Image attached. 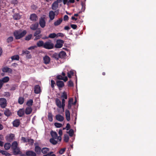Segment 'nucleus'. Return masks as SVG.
Here are the masks:
<instances>
[{
    "label": "nucleus",
    "instance_id": "obj_27",
    "mask_svg": "<svg viewBox=\"0 0 156 156\" xmlns=\"http://www.w3.org/2000/svg\"><path fill=\"white\" fill-rule=\"evenodd\" d=\"M4 114L7 116H9L12 115V112L8 109H6V110L4 112Z\"/></svg>",
    "mask_w": 156,
    "mask_h": 156
},
{
    "label": "nucleus",
    "instance_id": "obj_33",
    "mask_svg": "<svg viewBox=\"0 0 156 156\" xmlns=\"http://www.w3.org/2000/svg\"><path fill=\"white\" fill-rule=\"evenodd\" d=\"M60 58H62L65 57L66 55V53L64 51H61L59 53Z\"/></svg>",
    "mask_w": 156,
    "mask_h": 156
},
{
    "label": "nucleus",
    "instance_id": "obj_22",
    "mask_svg": "<svg viewBox=\"0 0 156 156\" xmlns=\"http://www.w3.org/2000/svg\"><path fill=\"white\" fill-rule=\"evenodd\" d=\"M38 26V23H36L34 24H32L30 27V28L32 30H36L37 29Z\"/></svg>",
    "mask_w": 156,
    "mask_h": 156
},
{
    "label": "nucleus",
    "instance_id": "obj_64",
    "mask_svg": "<svg viewBox=\"0 0 156 156\" xmlns=\"http://www.w3.org/2000/svg\"><path fill=\"white\" fill-rule=\"evenodd\" d=\"M62 1L64 5L67 4V5H69L68 0H62Z\"/></svg>",
    "mask_w": 156,
    "mask_h": 156
},
{
    "label": "nucleus",
    "instance_id": "obj_12",
    "mask_svg": "<svg viewBox=\"0 0 156 156\" xmlns=\"http://www.w3.org/2000/svg\"><path fill=\"white\" fill-rule=\"evenodd\" d=\"M34 93L36 94H38L41 92V88L40 86L38 85H35L34 88Z\"/></svg>",
    "mask_w": 156,
    "mask_h": 156
},
{
    "label": "nucleus",
    "instance_id": "obj_49",
    "mask_svg": "<svg viewBox=\"0 0 156 156\" xmlns=\"http://www.w3.org/2000/svg\"><path fill=\"white\" fill-rule=\"evenodd\" d=\"M54 125L57 128H60L62 126V124L57 122L55 123Z\"/></svg>",
    "mask_w": 156,
    "mask_h": 156
},
{
    "label": "nucleus",
    "instance_id": "obj_10",
    "mask_svg": "<svg viewBox=\"0 0 156 156\" xmlns=\"http://www.w3.org/2000/svg\"><path fill=\"white\" fill-rule=\"evenodd\" d=\"M2 71L4 73H11L12 72V69L7 66H5L2 68Z\"/></svg>",
    "mask_w": 156,
    "mask_h": 156
},
{
    "label": "nucleus",
    "instance_id": "obj_30",
    "mask_svg": "<svg viewBox=\"0 0 156 156\" xmlns=\"http://www.w3.org/2000/svg\"><path fill=\"white\" fill-rule=\"evenodd\" d=\"M55 102L56 105L58 107H62L61 102L58 98H57L56 99Z\"/></svg>",
    "mask_w": 156,
    "mask_h": 156
},
{
    "label": "nucleus",
    "instance_id": "obj_54",
    "mask_svg": "<svg viewBox=\"0 0 156 156\" xmlns=\"http://www.w3.org/2000/svg\"><path fill=\"white\" fill-rule=\"evenodd\" d=\"M66 148H64L61 149L59 151V153L61 154H62L65 151Z\"/></svg>",
    "mask_w": 156,
    "mask_h": 156
},
{
    "label": "nucleus",
    "instance_id": "obj_29",
    "mask_svg": "<svg viewBox=\"0 0 156 156\" xmlns=\"http://www.w3.org/2000/svg\"><path fill=\"white\" fill-rule=\"evenodd\" d=\"M12 151L14 155H16L20 154V150L18 147L15 149H12Z\"/></svg>",
    "mask_w": 156,
    "mask_h": 156
},
{
    "label": "nucleus",
    "instance_id": "obj_16",
    "mask_svg": "<svg viewBox=\"0 0 156 156\" xmlns=\"http://www.w3.org/2000/svg\"><path fill=\"white\" fill-rule=\"evenodd\" d=\"M55 15V13L53 11H51L49 13V16L50 19L51 20H53L54 18Z\"/></svg>",
    "mask_w": 156,
    "mask_h": 156
},
{
    "label": "nucleus",
    "instance_id": "obj_53",
    "mask_svg": "<svg viewBox=\"0 0 156 156\" xmlns=\"http://www.w3.org/2000/svg\"><path fill=\"white\" fill-rule=\"evenodd\" d=\"M62 97L63 98H65V99H67V93L66 92H64L62 93Z\"/></svg>",
    "mask_w": 156,
    "mask_h": 156
},
{
    "label": "nucleus",
    "instance_id": "obj_25",
    "mask_svg": "<svg viewBox=\"0 0 156 156\" xmlns=\"http://www.w3.org/2000/svg\"><path fill=\"white\" fill-rule=\"evenodd\" d=\"M62 21V18H59L58 20L55 21L54 23V25L55 26H57L60 25Z\"/></svg>",
    "mask_w": 156,
    "mask_h": 156
},
{
    "label": "nucleus",
    "instance_id": "obj_62",
    "mask_svg": "<svg viewBox=\"0 0 156 156\" xmlns=\"http://www.w3.org/2000/svg\"><path fill=\"white\" fill-rule=\"evenodd\" d=\"M65 101L64 99H63L62 100V103L61 104L62 107H64L65 106Z\"/></svg>",
    "mask_w": 156,
    "mask_h": 156
},
{
    "label": "nucleus",
    "instance_id": "obj_20",
    "mask_svg": "<svg viewBox=\"0 0 156 156\" xmlns=\"http://www.w3.org/2000/svg\"><path fill=\"white\" fill-rule=\"evenodd\" d=\"M26 155L27 156H36V153L32 151H28L26 153Z\"/></svg>",
    "mask_w": 156,
    "mask_h": 156
},
{
    "label": "nucleus",
    "instance_id": "obj_56",
    "mask_svg": "<svg viewBox=\"0 0 156 156\" xmlns=\"http://www.w3.org/2000/svg\"><path fill=\"white\" fill-rule=\"evenodd\" d=\"M10 95V93L9 92H5L4 94V96L7 97H9Z\"/></svg>",
    "mask_w": 156,
    "mask_h": 156
},
{
    "label": "nucleus",
    "instance_id": "obj_1",
    "mask_svg": "<svg viewBox=\"0 0 156 156\" xmlns=\"http://www.w3.org/2000/svg\"><path fill=\"white\" fill-rule=\"evenodd\" d=\"M27 33L26 30L20 32L19 31L16 30L13 33V35L16 40L19 39L24 36Z\"/></svg>",
    "mask_w": 156,
    "mask_h": 156
},
{
    "label": "nucleus",
    "instance_id": "obj_6",
    "mask_svg": "<svg viewBox=\"0 0 156 156\" xmlns=\"http://www.w3.org/2000/svg\"><path fill=\"white\" fill-rule=\"evenodd\" d=\"M7 105V101L4 98H0V105L1 107H5Z\"/></svg>",
    "mask_w": 156,
    "mask_h": 156
},
{
    "label": "nucleus",
    "instance_id": "obj_60",
    "mask_svg": "<svg viewBox=\"0 0 156 156\" xmlns=\"http://www.w3.org/2000/svg\"><path fill=\"white\" fill-rule=\"evenodd\" d=\"M63 77L60 75H57L56 76L57 79L59 80H62L63 79Z\"/></svg>",
    "mask_w": 156,
    "mask_h": 156
},
{
    "label": "nucleus",
    "instance_id": "obj_23",
    "mask_svg": "<svg viewBox=\"0 0 156 156\" xmlns=\"http://www.w3.org/2000/svg\"><path fill=\"white\" fill-rule=\"evenodd\" d=\"M49 150L48 148L44 147L41 149V151L43 154H46L49 152Z\"/></svg>",
    "mask_w": 156,
    "mask_h": 156
},
{
    "label": "nucleus",
    "instance_id": "obj_55",
    "mask_svg": "<svg viewBox=\"0 0 156 156\" xmlns=\"http://www.w3.org/2000/svg\"><path fill=\"white\" fill-rule=\"evenodd\" d=\"M13 18L15 20H17L20 19V16L18 14H16L14 15Z\"/></svg>",
    "mask_w": 156,
    "mask_h": 156
},
{
    "label": "nucleus",
    "instance_id": "obj_36",
    "mask_svg": "<svg viewBox=\"0 0 156 156\" xmlns=\"http://www.w3.org/2000/svg\"><path fill=\"white\" fill-rule=\"evenodd\" d=\"M18 103L20 104H22L24 102V98L23 97H21L19 98L18 100Z\"/></svg>",
    "mask_w": 156,
    "mask_h": 156
},
{
    "label": "nucleus",
    "instance_id": "obj_8",
    "mask_svg": "<svg viewBox=\"0 0 156 156\" xmlns=\"http://www.w3.org/2000/svg\"><path fill=\"white\" fill-rule=\"evenodd\" d=\"M39 23L40 26L42 28H44L45 26L46 23L45 18L41 17L40 19Z\"/></svg>",
    "mask_w": 156,
    "mask_h": 156
},
{
    "label": "nucleus",
    "instance_id": "obj_14",
    "mask_svg": "<svg viewBox=\"0 0 156 156\" xmlns=\"http://www.w3.org/2000/svg\"><path fill=\"white\" fill-rule=\"evenodd\" d=\"M56 119L60 122H62L64 119V118L63 116L60 114L57 115L55 116Z\"/></svg>",
    "mask_w": 156,
    "mask_h": 156
},
{
    "label": "nucleus",
    "instance_id": "obj_42",
    "mask_svg": "<svg viewBox=\"0 0 156 156\" xmlns=\"http://www.w3.org/2000/svg\"><path fill=\"white\" fill-rule=\"evenodd\" d=\"M48 120L50 122H52L53 120L52 115L51 113H49L48 115Z\"/></svg>",
    "mask_w": 156,
    "mask_h": 156
},
{
    "label": "nucleus",
    "instance_id": "obj_9",
    "mask_svg": "<svg viewBox=\"0 0 156 156\" xmlns=\"http://www.w3.org/2000/svg\"><path fill=\"white\" fill-rule=\"evenodd\" d=\"M43 61L44 63L45 64L47 65L50 63L51 61V58L49 56L46 55L43 57Z\"/></svg>",
    "mask_w": 156,
    "mask_h": 156
},
{
    "label": "nucleus",
    "instance_id": "obj_13",
    "mask_svg": "<svg viewBox=\"0 0 156 156\" xmlns=\"http://www.w3.org/2000/svg\"><path fill=\"white\" fill-rule=\"evenodd\" d=\"M20 124V120L19 119H16L14 120L12 122L13 126L16 127H18Z\"/></svg>",
    "mask_w": 156,
    "mask_h": 156
},
{
    "label": "nucleus",
    "instance_id": "obj_32",
    "mask_svg": "<svg viewBox=\"0 0 156 156\" xmlns=\"http://www.w3.org/2000/svg\"><path fill=\"white\" fill-rule=\"evenodd\" d=\"M74 71L73 70H71L67 73V76L69 78H71L72 76L74 74Z\"/></svg>",
    "mask_w": 156,
    "mask_h": 156
},
{
    "label": "nucleus",
    "instance_id": "obj_11",
    "mask_svg": "<svg viewBox=\"0 0 156 156\" xmlns=\"http://www.w3.org/2000/svg\"><path fill=\"white\" fill-rule=\"evenodd\" d=\"M25 112V110L23 108H20L18 111L17 114L19 117H21L24 115Z\"/></svg>",
    "mask_w": 156,
    "mask_h": 156
},
{
    "label": "nucleus",
    "instance_id": "obj_43",
    "mask_svg": "<svg viewBox=\"0 0 156 156\" xmlns=\"http://www.w3.org/2000/svg\"><path fill=\"white\" fill-rule=\"evenodd\" d=\"M53 57L57 60H58L60 58L59 54L56 53L54 54L53 55Z\"/></svg>",
    "mask_w": 156,
    "mask_h": 156
},
{
    "label": "nucleus",
    "instance_id": "obj_48",
    "mask_svg": "<svg viewBox=\"0 0 156 156\" xmlns=\"http://www.w3.org/2000/svg\"><path fill=\"white\" fill-rule=\"evenodd\" d=\"M65 36V35L61 33H57V34H56V37L57 38L58 37H64Z\"/></svg>",
    "mask_w": 156,
    "mask_h": 156
},
{
    "label": "nucleus",
    "instance_id": "obj_35",
    "mask_svg": "<svg viewBox=\"0 0 156 156\" xmlns=\"http://www.w3.org/2000/svg\"><path fill=\"white\" fill-rule=\"evenodd\" d=\"M13 40V37L10 36L8 37L6 39V42L8 43H12Z\"/></svg>",
    "mask_w": 156,
    "mask_h": 156
},
{
    "label": "nucleus",
    "instance_id": "obj_39",
    "mask_svg": "<svg viewBox=\"0 0 156 156\" xmlns=\"http://www.w3.org/2000/svg\"><path fill=\"white\" fill-rule=\"evenodd\" d=\"M11 58L12 60H19V57L18 55H13L11 57Z\"/></svg>",
    "mask_w": 156,
    "mask_h": 156
},
{
    "label": "nucleus",
    "instance_id": "obj_5",
    "mask_svg": "<svg viewBox=\"0 0 156 156\" xmlns=\"http://www.w3.org/2000/svg\"><path fill=\"white\" fill-rule=\"evenodd\" d=\"M51 134L52 138L57 139V140H58L59 142H60L62 139L61 137L60 136H58V134L56 132L51 131Z\"/></svg>",
    "mask_w": 156,
    "mask_h": 156
},
{
    "label": "nucleus",
    "instance_id": "obj_34",
    "mask_svg": "<svg viewBox=\"0 0 156 156\" xmlns=\"http://www.w3.org/2000/svg\"><path fill=\"white\" fill-rule=\"evenodd\" d=\"M32 108H26L25 110V113L27 115H29L32 112Z\"/></svg>",
    "mask_w": 156,
    "mask_h": 156
},
{
    "label": "nucleus",
    "instance_id": "obj_59",
    "mask_svg": "<svg viewBox=\"0 0 156 156\" xmlns=\"http://www.w3.org/2000/svg\"><path fill=\"white\" fill-rule=\"evenodd\" d=\"M81 5L82 6V9H83L84 10H85V2H82Z\"/></svg>",
    "mask_w": 156,
    "mask_h": 156
},
{
    "label": "nucleus",
    "instance_id": "obj_37",
    "mask_svg": "<svg viewBox=\"0 0 156 156\" xmlns=\"http://www.w3.org/2000/svg\"><path fill=\"white\" fill-rule=\"evenodd\" d=\"M33 103V100L32 99H30L28 100L26 103V105L28 106H31Z\"/></svg>",
    "mask_w": 156,
    "mask_h": 156
},
{
    "label": "nucleus",
    "instance_id": "obj_17",
    "mask_svg": "<svg viewBox=\"0 0 156 156\" xmlns=\"http://www.w3.org/2000/svg\"><path fill=\"white\" fill-rule=\"evenodd\" d=\"M30 18L31 20L35 21L37 19V16L35 14H32L30 15Z\"/></svg>",
    "mask_w": 156,
    "mask_h": 156
},
{
    "label": "nucleus",
    "instance_id": "obj_26",
    "mask_svg": "<svg viewBox=\"0 0 156 156\" xmlns=\"http://www.w3.org/2000/svg\"><path fill=\"white\" fill-rule=\"evenodd\" d=\"M44 43L42 41H39L37 43V46L38 47H43L44 48Z\"/></svg>",
    "mask_w": 156,
    "mask_h": 156
},
{
    "label": "nucleus",
    "instance_id": "obj_58",
    "mask_svg": "<svg viewBox=\"0 0 156 156\" xmlns=\"http://www.w3.org/2000/svg\"><path fill=\"white\" fill-rule=\"evenodd\" d=\"M55 84V81L52 80L51 81V86L52 88H54V84Z\"/></svg>",
    "mask_w": 156,
    "mask_h": 156
},
{
    "label": "nucleus",
    "instance_id": "obj_46",
    "mask_svg": "<svg viewBox=\"0 0 156 156\" xmlns=\"http://www.w3.org/2000/svg\"><path fill=\"white\" fill-rule=\"evenodd\" d=\"M73 82L71 80H70L68 82V86L69 87H72L73 86Z\"/></svg>",
    "mask_w": 156,
    "mask_h": 156
},
{
    "label": "nucleus",
    "instance_id": "obj_44",
    "mask_svg": "<svg viewBox=\"0 0 156 156\" xmlns=\"http://www.w3.org/2000/svg\"><path fill=\"white\" fill-rule=\"evenodd\" d=\"M53 152L51 151L47 154L43 155V156H56L55 154H53Z\"/></svg>",
    "mask_w": 156,
    "mask_h": 156
},
{
    "label": "nucleus",
    "instance_id": "obj_31",
    "mask_svg": "<svg viewBox=\"0 0 156 156\" xmlns=\"http://www.w3.org/2000/svg\"><path fill=\"white\" fill-rule=\"evenodd\" d=\"M11 147V145L9 143H6L4 145V148L5 149L8 150Z\"/></svg>",
    "mask_w": 156,
    "mask_h": 156
},
{
    "label": "nucleus",
    "instance_id": "obj_18",
    "mask_svg": "<svg viewBox=\"0 0 156 156\" xmlns=\"http://www.w3.org/2000/svg\"><path fill=\"white\" fill-rule=\"evenodd\" d=\"M58 2L57 1L54 2L52 5V9L54 10H56L58 7Z\"/></svg>",
    "mask_w": 156,
    "mask_h": 156
},
{
    "label": "nucleus",
    "instance_id": "obj_38",
    "mask_svg": "<svg viewBox=\"0 0 156 156\" xmlns=\"http://www.w3.org/2000/svg\"><path fill=\"white\" fill-rule=\"evenodd\" d=\"M9 77L5 76L3 78L2 80H0L2 82L6 83L9 80Z\"/></svg>",
    "mask_w": 156,
    "mask_h": 156
},
{
    "label": "nucleus",
    "instance_id": "obj_24",
    "mask_svg": "<svg viewBox=\"0 0 156 156\" xmlns=\"http://www.w3.org/2000/svg\"><path fill=\"white\" fill-rule=\"evenodd\" d=\"M41 147L38 146H35V151L37 154H40L41 151Z\"/></svg>",
    "mask_w": 156,
    "mask_h": 156
},
{
    "label": "nucleus",
    "instance_id": "obj_47",
    "mask_svg": "<svg viewBox=\"0 0 156 156\" xmlns=\"http://www.w3.org/2000/svg\"><path fill=\"white\" fill-rule=\"evenodd\" d=\"M27 142H28L29 144H30L31 145H33V144L34 143V140L33 139H28Z\"/></svg>",
    "mask_w": 156,
    "mask_h": 156
},
{
    "label": "nucleus",
    "instance_id": "obj_50",
    "mask_svg": "<svg viewBox=\"0 0 156 156\" xmlns=\"http://www.w3.org/2000/svg\"><path fill=\"white\" fill-rule=\"evenodd\" d=\"M41 33V31L40 29H37L34 34V36H36L37 35H39Z\"/></svg>",
    "mask_w": 156,
    "mask_h": 156
},
{
    "label": "nucleus",
    "instance_id": "obj_4",
    "mask_svg": "<svg viewBox=\"0 0 156 156\" xmlns=\"http://www.w3.org/2000/svg\"><path fill=\"white\" fill-rule=\"evenodd\" d=\"M15 134L12 133H10L8 134L5 136V140L9 142H11L15 138Z\"/></svg>",
    "mask_w": 156,
    "mask_h": 156
},
{
    "label": "nucleus",
    "instance_id": "obj_21",
    "mask_svg": "<svg viewBox=\"0 0 156 156\" xmlns=\"http://www.w3.org/2000/svg\"><path fill=\"white\" fill-rule=\"evenodd\" d=\"M59 141V142L58 140L54 138H51L50 140V142L53 145H56Z\"/></svg>",
    "mask_w": 156,
    "mask_h": 156
},
{
    "label": "nucleus",
    "instance_id": "obj_41",
    "mask_svg": "<svg viewBox=\"0 0 156 156\" xmlns=\"http://www.w3.org/2000/svg\"><path fill=\"white\" fill-rule=\"evenodd\" d=\"M69 137L67 135L65 134L64 135L63 139L66 142H67L69 141Z\"/></svg>",
    "mask_w": 156,
    "mask_h": 156
},
{
    "label": "nucleus",
    "instance_id": "obj_15",
    "mask_svg": "<svg viewBox=\"0 0 156 156\" xmlns=\"http://www.w3.org/2000/svg\"><path fill=\"white\" fill-rule=\"evenodd\" d=\"M56 85L58 88H62L64 86V82L62 81L58 80L56 82Z\"/></svg>",
    "mask_w": 156,
    "mask_h": 156
},
{
    "label": "nucleus",
    "instance_id": "obj_57",
    "mask_svg": "<svg viewBox=\"0 0 156 156\" xmlns=\"http://www.w3.org/2000/svg\"><path fill=\"white\" fill-rule=\"evenodd\" d=\"M28 139H26L24 137L22 136L21 137V140L24 143H27V142Z\"/></svg>",
    "mask_w": 156,
    "mask_h": 156
},
{
    "label": "nucleus",
    "instance_id": "obj_61",
    "mask_svg": "<svg viewBox=\"0 0 156 156\" xmlns=\"http://www.w3.org/2000/svg\"><path fill=\"white\" fill-rule=\"evenodd\" d=\"M37 48V46L36 45L31 46L28 48V50H30L32 49H34L35 48Z\"/></svg>",
    "mask_w": 156,
    "mask_h": 156
},
{
    "label": "nucleus",
    "instance_id": "obj_2",
    "mask_svg": "<svg viewBox=\"0 0 156 156\" xmlns=\"http://www.w3.org/2000/svg\"><path fill=\"white\" fill-rule=\"evenodd\" d=\"M54 47V44L51 42V40H49L44 43V48L47 49H51L53 48Z\"/></svg>",
    "mask_w": 156,
    "mask_h": 156
},
{
    "label": "nucleus",
    "instance_id": "obj_52",
    "mask_svg": "<svg viewBox=\"0 0 156 156\" xmlns=\"http://www.w3.org/2000/svg\"><path fill=\"white\" fill-rule=\"evenodd\" d=\"M2 154L3 155H5L6 156H9L10 155V154L7 152L3 150L2 151Z\"/></svg>",
    "mask_w": 156,
    "mask_h": 156
},
{
    "label": "nucleus",
    "instance_id": "obj_40",
    "mask_svg": "<svg viewBox=\"0 0 156 156\" xmlns=\"http://www.w3.org/2000/svg\"><path fill=\"white\" fill-rule=\"evenodd\" d=\"M48 37L51 38H54L56 37V34L55 33L50 34L48 35Z\"/></svg>",
    "mask_w": 156,
    "mask_h": 156
},
{
    "label": "nucleus",
    "instance_id": "obj_7",
    "mask_svg": "<svg viewBox=\"0 0 156 156\" xmlns=\"http://www.w3.org/2000/svg\"><path fill=\"white\" fill-rule=\"evenodd\" d=\"M77 100L76 98H75V101L73 102V98H70L68 101V107H71L73 105H75L76 103Z\"/></svg>",
    "mask_w": 156,
    "mask_h": 156
},
{
    "label": "nucleus",
    "instance_id": "obj_3",
    "mask_svg": "<svg viewBox=\"0 0 156 156\" xmlns=\"http://www.w3.org/2000/svg\"><path fill=\"white\" fill-rule=\"evenodd\" d=\"M64 43V41L62 40H57L56 41V44L55 45V47L56 48H61L62 47Z\"/></svg>",
    "mask_w": 156,
    "mask_h": 156
},
{
    "label": "nucleus",
    "instance_id": "obj_45",
    "mask_svg": "<svg viewBox=\"0 0 156 156\" xmlns=\"http://www.w3.org/2000/svg\"><path fill=\"white\" fill-rule=\"evenodd\" d=\"M67 133L69 134V136H72L74 134V131L72 129H71L69 130V132H67Z\"/></svg>",
    "mask_w": 156,
    "mask_h": 156
},
{
    "label": "nucleus",
    "instance_id": "obj_63",
    "mask_svg": "<svg viewBox=\"0 0 156 156\" xmlns=\"http://www.w3.org/2000/svg\"><path fill=\"white\" fill-rule=\"evenodd\" d=\"M70 26L73 29H76L77 27V26L76 24H71Z\"/></svg>",
    "mask_w": 156,
    "mask_h": 156
},
{
    "label": "nucleus",
    "instance_id": "obj_28",
    "mask_svg": "<svg viewBox=\"0 0 156 156\" xmlns=\"http://www.w3.org/2000/svg\"><path fill=\"white\" fill-rule=\"evenodd\" d=\"M17 147H18V143L16 141H15L12 144L11 148L12 149H15Z\"/></svg>",
    "mask_w": 156,
    "mask_h": 156
},
{
    "label": "nucleus",
    "instance_id": "obj_51",
    "mask_svg": "<svg viewBox=\"0 0 156 156\" xmlns=\"http://www.w3.org/2000/svg\"><path fill=\"white\" fill-rule=\"evenodd\" d=\"M32 37V35L30 34L26 36L25 37V40L27 41H29L30 40Z\"/></svg>",
    "mask_w": 156,
    "mask_h": 156
},
{
    "label": "nucleus",
    "instance_id": "obj_19",
    "mask_svg": "<svg viewBox=\"0 0 156 156\" xmlns=\"http://www.w3.org/2000/svg\"><path fill=\"white\" fill-rule=\"evenodd\" d=\"M65 115L67 120L69 121L70 119V113L69 110H66L65 111Z\"/></svg>",
    "mask_w": 156,
    "mask_h": 156
}]
</instances>
